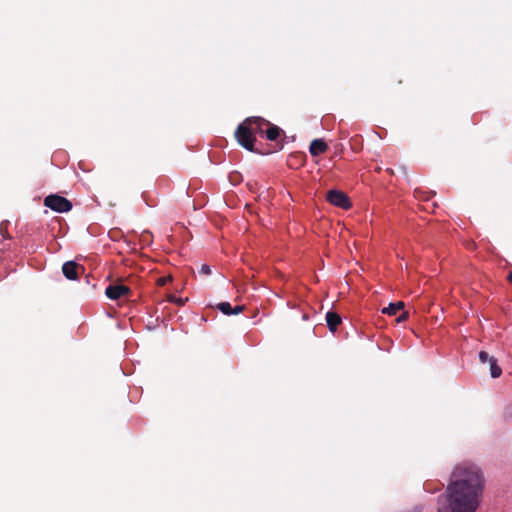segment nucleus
Listing matches in <instances>:
<instances>
[{
	"label": "nucleus",
	"instance_id": "obj_19",
	"mask_svg": "<svg viewBox=\"0 0 512 512\" xmlns=\"http://www.w3.org/2000/svg\"><path fill=\"white\" fill-rule=\"evenodd\" d=\"M387 172L390 173L391 175L394 174L393 170L390 168L387 169Z\"/></svg>",
	"mask_w": 512,
	"mask_h": 512
},
{
	"label": "nucleus",
	"instance_id": "obj_2",
	"mask_svg": "<svg viewBox=\"0 0 512 512\" xmlns=\"http://www.w3.org/2000/svg\"><path fill=\"white\" fill-rule=\"evenodd\" d=\"M235 138L242 147L248 151H254L256 137L253 136L251 129H248V125L244 121L238 125L235 131Z\"/></svg>",
	"mask_w": 512,
	"mask_h": 512
},
{
	"label": "nucleus",
	"instance_id": "obj_11",
	"mask_svg": "<svg viewBox=\"0 0 512 512\" xmlns=\"http://www.w3.org/2000/svg\"><path fill=\"white\" fill-rule=\"evenodd\" d=\"M326 322L330 331L335 332L338 326L341 324L342 319L338 313L334 311H328L326 313Z\"/></svg>",
	"mask_w": 512,
	"mask_h": 512
},
{
	"label": "nucleus",
	"instance_id": "obj_17",
	"mask_svg": "<svg viewBox=\"0 0 512 512\" xmlns=\"http://www.w3.org/2000/svg\"><path fill=\"white\" fill-rule=\"evenodd\" d=\"M170 301H173V302L177 303L178 305L184 304V301L181 298L171 297Z\"/></svg>",
	"mask_w": 512,
	"mask_h": 512
},
{
	"label": "nucleus",
	"instance_id": "obj_18",
	"mask_svg": "<svg viewBox=\"0 0 512 512\" xmlns=\"http://www.w3.org/2000/svg\"><path fill=\"white\" fill-rule=\"evenodd\" d=\"M507 279L512 282V271L507 275Z\"/></svg>",
	"mask_w": 512,
	"mask_h": 512
},
{
	"label": "nucleus",
	"instance_id": "obj_10",
	"mask_svg": "<svg viewBox=\"0 0 512 512\" xmlns=\"http://www.w3.org/2000/svg\"><path fill=\"white\" fill-rule=\"evenodd\" d=\"M244 308V305H237L232 308L229 302H221L217 304V309H219L225 315L239 314L244 310Z\"/></svg>",
	"mask_w": 512,
	"mask_h": 512
},
{
	"label": "nucleus",
	"instance_id": "obj_8",
	"mask_svg": "<svg viewBox=\"0 0 512 512\" xmlns=\"http://www.w3.org/2000/svg\"><path fill=\"white\" fill-rule=\"evenodd\" d=\"M79 271L84 272V267L75 261H67L62 266L63 275L69 280L78 279Z\"/></svg>",
	"mask_w": 512,
	"mask_h": 512
},
{
	"label": "nucleus",
	"instance_id": "obj_7",
	"mask_svg": "<svg viewBox=\"0 0 512 512\" xmlns=\"http://www.w3.org/2000/svg\"><path fill=\"white\" fill-rule=\"evenodd\" d=\"M399 311H401V314L396 318V321L400 323L408 318V313L404 311V303L402 301L390 303L388 307L383 308L382 313L388 315H397Z\"/></svg>",
	"mask_w": 512,
	"mask_h": 512
},
{
	"label": "nucleus",
	"instance_id": "obj_14",
	"mask_svg": "<svg viewBox=\"0 0 512 512\" xmlns=\"http://www.w3.org/2000/svg\"><path fill=\"white\" fill-rule=\"evenodd\" d=\"M493 359H495V358L490 356L486 351H480L479 352V360H480L481 363H483V364L489 363Z\"/></svg>",
	"mask_w": 512,
	"mask_h": 512
},
{
	"label": "nucleus",
	"instance_id": "obj_12",
	"mask_svg": "<svg viewBox=\"0 0 512 512\" xmlns=\"http://www.w3.org/2000/svg\"><path fill=\"white\" fill-rule=\"evenodd\" d=\"M267 129L265 131L266 138L270 141H275L280 136L281 129L273 125L269 122V125H266Z\"/></svg>",
	"mask_w": 512,
	"mask_h": 512
},
{
	"label": "nucleus",
	"instance_id": "obj_13",
	"mask_svg": "<svg viewBox=\"0 0 512 512\" xmlns=\"http://www.w3.org/2000/svg\"><path fill=\"white\" fill-rule=\"evenodd\" d=\"M490 365V374L492 378H498L502 374L501 367L497 364V360L493 359L491 362H489Z\"/></svg>",
	"mask_w": 512,
	"mask_h": 512
},
{
	"label": "nucleus",
	"instance_id": "obj_16",
	"mask_svg": "<svg viewBox=\"0 0 512 512\" xmlns=\"http://www.w3.org/2000/svg\"><path fill=\"white\" fill-rule=\"evenodd\" d=\"M171 280V277H160L157 280L158 286H164Z\"/></svg>",
	"mask_w": 512,
	"mask_h": 512
},
{
	"label": "nucleus",
	"instance_id": "obj_5",
	"mask_svg": "<svg viewBox=\"0 0 512 512\" xmlns=\"http://www.w3.org/2000/svg\"><path fill=\"white\" fill-rule=\"evenodd\" d=\"M131 289L121 283L111 284L106 287L105 295L111 300H118L120 298H128L131 295Z\"/></svg>",
	"mask_w": 512,
	"mask_h": 512
},
{
	"label": "nucleus",
	"instance_id": "obj_9",
	"mask_svg": "<svg viewBox=\"0 0 512 512\" xmlns=\"http://www.w3.org/2000/svg\"><path fill=\"white\" fill-rule=\"evenodd\" d=\"M328 149V145L322 139H314L309 146V152L312 156H319L325 153Z\"/></svg>",
	"mask_w": 512,
	"mask_h": 512
},
{
	"label": "nucleus",
	"instance_id": "obj_3",
	"mask_svg": "<svg viewBox=\"0 0 512 512\" xmlns=\"http://www.w3.org/2000/svg\"><path fill=\"white\" fill-rule=\"evenodd\" d=\"M44 205L59 213H65L72 209V203L70 200L57 194L46 196L44 198Z\"/></svg>",
	"mask_w": 512,
	"mask_h": 512
},
{
	"label": "nucleus",
	"instance_id": "obj_1",
	"mask_svg": "<svg viewBox=\"0 0 512 512\" xmlns=\"http://www.w3.org/2000/svg\"><path fill=\"white\" fill-rule=\"evenodd\" d=\"M484 488L481 470L474 464L462 463L455 467L447 487L448 506L438 512H475Z\"/></svg>",
	"mask_w": 512,
	"mask_h": 512
},
{
	"label": "nucleus",
	"instance_id": "obj_4",
	"mask_svg": "<svg viewBox=\"0 0 512 512\" xmlns=\"http://www.w3.org/2000/svg\"><path fill=\"white\" fill-rule=\"evenodd\" d=\"M326 199L330 204L345 210L350 209L352 206L348 195L340 190L333 189L328 191Z\"/></svg>",
	"mask_w": 512,
	"mask_h": 512
},
{
	"label": "nucleus",
	"instance_id": "obj_15",
	"mask_svg": "<svg viewBox=\"0 0 512 512\" xmlns=\"http://www.w3.org/2000/svg\"><path fill=\"white\" fill-rule=\"evenodd\" d=\"M200 274L203 275H210L211 274V268L207 264H202L199 270Z\"/></svg>",
	"mask_w": 512,
	"mask_h": 512
},
{
	"label": "nucleus",
	"instance_id": "obj_6",
	"mask_svg": "<svg viewBox=\"0 0 512 512\" xmlns=\"http://www.w3.org/2000/svg\"><path fill=\"white\" fill-rule=\"evenodd\" d=\"M244 122L248 125V129H251L253 136L264 133L263 128L269 125V121L262 117H248Z\"/></svg>",
	"mask_w": 512,
	"mask_h": 512
}]
</instances>
